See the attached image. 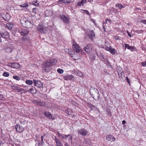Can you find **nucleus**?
<instances>
[{"mask_svg": "<svg viewBox=\"0 0 146 146\" xmlns=\"http://www.w3.org/2000/svg\"><path fill=\"white\" fill-rule=\"evenodd\" d=\"M56 62V60L54 59H52L49 61H46L42 65L43 69L46 72H48L50 66L55 64Z\"/></svg>", "mask_w": 146, "mask_h": 146, "instance_id": "1", "label": "nucleus"}, {"mask_svg": "<svg viewBox=\"0 0 146 146\" xmlns=\"http://www.w3.org/2000/svg\"><path fill=\"white\" fill-rule=\"evenodd\" d=\"M20 22L23 27L27 28H30L33 25V24L31 21L28 20L27 18L25 17H23L21 18Z\"/></svg>", "mask_w": 146, "mask_h": 146, "instance_id": "2", "label": "nucleus"}, {"mask_svg": "<svg viewBox=\"0 0 146 146\" xmlns=\"http://www.w3.org/2000/svg\"><path fill=\"white\" fill-rule=\"evenodd\" d=\"M90 93L94 98L99 99V92L96 88H91L90 89Z\"/></svg>", "mask_w": 146, "mask_h": 146, "instance_id": "3", "label": "nucleus"}, {"mask_svg": "<svg viewBox=\"0 0 146 146\" xmlns=\"http://www.w3.org/2000/svg\"><path fill=\"white\" fill-rule=\"evenodd\" d=\"M38 30L42 33H45L48 30V28L44 25L39 24L37 27Z\"/></svg>", "mask_w": 146, "mask_h": 146, "instance_id": "4", "label": "nucleus"}, {"mask_svg": "<svg viewBox=\"0 0 146 146\" xmlns=\"http://www.w3.org/2000/svg\"><path fill=\"white\" fill-rule=\"evenodd\" d=\"M72 48L77 52L82 51V49L80 46L76 43L74 44L73 45Z\"/></svg>", "mask_w": 146, "mask_h": 146, "instance_id": "5", "label": "nucleus"}, {"mask_svg": "<svg viewBox=\"0 0 146 146\" xmlns=\"http://www.w3.org/2000/svg\"><path fill=\"white\" fill-rule=\"evenodd\" d=\"M34 84L36 87L39 88H42L43 87V85L42 83L39 81H36L35 80H33Z\"/></svg>", "mask_w": 146, "mask_h": 146, "instance_id": "6", "label": "nucleus"}, {"mask_svg": "<svg viewBox=\"0 0 146 146\" xmlns=\"http://www.w3.org/2000/svg\"><path fill=\"white\" fill-rule=\"evenodd\" d=\"M60 18L64 23L68 24L70 22V20L68 17L65 15H62L60 16Z\"/></svg>", "mask_w": 146, "mask_h": 146, "instance_id": "7", "label": "nucleus"}, {"mask_svg": "<svg viewBox=\"0 0 146 146\" xmlns=\"http://www.w3.org/2000/svg\"><path fill=\"white\" fill-rule=\"evenodd\" d=\"M15 129L19 133L23 132L24 130V128L21 125L17 124L15 126Z\"/></svg>", "mask_w": 146, "mask_h": 146, "instance_id": "8", "label": "nucleus"}, {"mask_svg": "<svg viewBox=\"0 0 146 146\" xmlns=\"http://www.w3.org/2000/svg\"><path fill=\"white\" fill-rule=\"evenodd\" d=\"M53 139L55 141L56 146H63L60 140L56 137L55 136Z\"/></svg>", "mask_w": 146, "mask_h": 146, "instance_id": "9", "label": "nucleus"}, {"mask_svg": "<svg viewBox=\"0 0 146 146\" xmlns=\"http://www.w3.org/2000/svg\"><path fill=\"white\" fill-rule=\"evenodd\" d=\"M43 114L49 119H52V120L54 119V117H53L52 114L49 112L44 111L43 113Z\"/></svg>", "mask_w": 146, "mask_h": 146, "instance_id": "10", "label": "nucleus"}, {"mask_svg": "<svg viewBox=\"0 0 146 146\" xmlns=\"http://www.w3.org/2000/svg\"><path fill=\"white\" fill-rule=\"evenodd\" d=\"M92 49V46L90 44L88 45L84 48V50L87 52H90Z\"/></svg>", "mask_w": 146, "mask_h": 146, "instance_id": "11", "label": "nucleus"}, {"mask_svg": "<svg viewBox=\"0 0 146 146\" xmlns=\"http://www.w3.org/2000/svg\"><path fill=\"white\" fill-rule=\"evenodd\" d=\"M62 139L65 140H67L68 139V141H70L72 140V136L69 134L67 135L64 134V135L63 136Z\"/></svg>", "mask_w": 146, "mask_h": 146, "instance_id": "12", "label": "nucleus"}, {"mask_svg": "<svg viewBox=\"0 0 146 146\" xmlns=\"http://www.w3.org/2000/svg\"><path fill=\"white\" fill-rule=\"evenodd\" d=\"M106 139L108 141L111 142L114 141L115 140V138L112 135H107Z\"/></svg>", "mask_w": 146, "mask_h": 146, "instance_id": "13", "label": "nucleus"}, {"mask_svg": "<svg viewBox=\"0 0 146 146\" xmlns=\"http://www.w3.org/2000/svg\"><path fill=\"white\" fill-rule=\"evenodd\" d=\"M35 102L37 105L41 106H43L46 105V103L45 102H42L40 100H36Z\"/></svg>", "mask_w": 146, "mask_h": 146, "instance_id": "14", "label": "nucleus"}, {"mask_svg": "<svg viewBox=\"0 0 146 146\" xmlns=\"http://www.w3.org/2000/svg\"><path fill=\"white\" fill-rule=\"evenodd\" d=\"M9 33L7 31H5L4 32H1L0 33V36L1 37L5 38H7V36H8Z\"/></svg>", "mask_w": 146, "mask_h": 146, "instance_id": "15", "label": "nucleus"}, {"mask_svg": "<svg viewBox=\"0 0 146 146\" xmlns=\"http://www.w3.org/2000/svg\"><path fill=\"white\" fill-rule=\"evenodd\" d=\"M11 65H9L12 68H18L20 66V64L17 63H11Z\"/></svg>", "mask_w": 146, "mask_h": 146, "instance_id": "16", "label": "nucleus"}, {"mask_svg": "<svg viewBox=\"0 0 146 146\" xmlns=\"http://www.w3.org/2000/svg\"><path fill=\"white\" fill-rule=\"evenodd\" d=\"M28 92L32 94H36V90L35 88L32 87L29 90H28Z\"/></svg>", "mask_w": 146, "mask_h": 146, "instance_id": "17", "label": "nucleus"}, {"mask_svg": "<svg viewBox=\"0 0 146 146\" xmlns=\"http://www.w3.org/2000/svg\"><path fill=\"white\" fill-rule=\"evenodd\" d=\"M74 78V76L72 75H66L64 77V80H72V79Z\"/></svg>", "mask_w": 146, "mask_h": 146, "instance_id": "18", "label": "nucleus"}, {"mask_svg": "<svg viewBox=\"0 0 146 146\" xmlns=\"http://www.w3.org/2000/svg\"><path fill=\"white\" fill-rule=\"evenodd\" d=\"M87 133L86 130L84 129H81L78 131V133L83 136L86 135Z\"/></svg>", "mask_w": 146, "mask_h": 146, "instance_id": "19", "label": "nucleus"}, {"mask_svg": "<svg viewBox=\"0 0 146 146\" xmlns=\"http://www.w3.org/2000/svg\"><path fill=\"white\" fill-rule=\"evenodd\" d=\"M20 33L21 35L25 36L28 34L29 31L27 30L23 29L20 31Z\"/></svg>", "mask_w": 146, "mask_h": 146, "instance_id": "20", "label": "nucleus"}, {"mask_svg": "<svg viewBox=\"0 0 146 146\" xmlns=\"http://www.w3.org/2000/svg\"><path fill=\"white\" fill-rule=\"evenodd\" d=\"M58 3L60 4L70 3V1L69 0H59Z\"/></svg>", "mask_w": 146, "mask_h": 146, "instance_id": "21", "label": "nucleus"}, {"mask_svg": "<svg viewBox=\"0 0 146 146\" xmlns=\"http://www.w3.org/2000/svg\"><path fill=\"white\" fill-rule=\"evenodd\" d=\"M88 35L90 39L92 38L95 36L94 32L92 31H90V32L88 34Z\"/></svg>", "mask_w": 146, "mask_h": 146, "instance_id": "22", "label": "nucleus"}, {"mask_svg": "<svg viewBox=\"0 0 146 146\" xmlns=\"http://www.w3.org/2000/svg\"><path fill=\"white\" fill-rule=\"evenodd\" d=\"M6 26V27L9 30H11L13 27V25L10 23H7Z\"/></svg>", "mask_w": 146, "mask_h": 146, "instance_id": "23", "label": "nucleus"}, {"mask_svg": "<svg viewBox=\"0 0 146 146\" xmlns=\"http://www.w3.org/2000/svg\"><path fill=\"white\" fill-rule=\"evenodd\" d=\"M5 51L7 53H10L13 50V49L10 47H6L5 48Z\"/></svg>", "mask_w": 146, "mask_h": 146, "instance_id": "24", "label": "nucleus"}, {"mask_svg": "<svg viewBox=\"0 0 146 146\" xmlns=\"http://www.w3.org/2000/svg\"><path fill=\"white\" fill-rule=\"evenodd\" d=\"M116 7L118 8L120 10L122 8L125 7L124 6H123L121 4H117L115 5Z\"/></svg>", "mask_w": 146, "mask_h": 146, "instance_id": "25", "label": "nucleus"}, {"mask_svg": "<svg viewBox=\"0 0 146 146\" xmlns=\"http://www.w3.org/2000/svg\"><path fill=\"white\" fill-rule=\"evenodd\" d=\"M24 89L22 88H20L19 87L17 90V92H20L21 94H22L23 93H25V92H24Z\"/></svg>", "mask_w": 146, "mask_h": 146, "instance_id": "26", "label": "nucleus"}, {"mask_svg": "<svg viewBox=\"0 0 146 146\" xmlns=\"http://www.w3.org/2000/svg\"><path fill=\"white\" fill-rule=\"evenodd\" d=\"M86 1L85 0H82L81 2H79L77 4L78 5L81 6V5H83L84 3H86Z\"/></svg>", "mask_w": 146, "mask_h": 146, "instance_id": "27", "label": "nucleus"}, {"mask_svg": "<svg viewBox=\"0 0 146 146\" xmlns=\"http://www.w3.org/2000/svg\"><path fill=\"white\" fill-rule=\"evenodd\" d=\"M26 83L28 85H31L33 84V82L31 80H27L26 81Z\"/></svg>", "mask_w": 146, "mask_h": 146, "instance_id": "28", "label": "nucleus"}, {"mask_svg": "<svg viewBox=\"0 0 146 146\" xmlns=\"http://www.w3.org/2000/svg\"><path fill=\"white\" fill-rule=\"evenodd\" d=\"M115 50L114 48H111L110 49V52L112 54H115Z\"/></svg>", "mask_w": 146, "mask_h": 146, "instance_id": "29", "label": "nucleus"}, {"mask_svg": "<svg viewBox=\"0 0 146 146\" xmlns=\"http://www.w3.org/2000/svg\"><path fill=\"white\" fill-rule=\"evenodd\" d=\"M19 87L15 85H13L11 86V88L13 90L17 91Z\"/></svg>", "mask_w": 146, "mask_h": 146, "instance_id": "30", "label": "nucleus"}, {"mask_svg": "<svg viewBox=\"0 0 146 146\" xmlns=\"http://www.w3.org/2000/svg\"><path fill=\"white\" fill-rule=\"evenodd\" d=\"M13 79L16 80H20L21 79L20 78L17 76H13Z\"/></svg>", "mask_w": 146, "mask_h": 146, "instance_id": "31", "label": "nucleus"}, {"mask_svg": "<svg viewBox=\"0 0 146 146\" xmlns=\"http://www.w3.org/2000/svg\"><path fill=\"white\" fill-rule=\"evenodd\" d=\"M135 47L133 46H130L129 50L131 51L132 52L133 50H135Z\"/></svg>", "mask_w": 146, "mask_h": 146, "instance_id": "32", "label": "nucleus"}, {"mask_svg": "<svg viewBox=\"0 0 146 146\" xmlns=\"http://www.w3.org/2000/svg\"><path fill=\"white\" fill-rule=\"evenodd\" d=\"M57 71L58 73H60V74L63 73V72H64V71L62 69H61L60 68L58 69L57 70Z\"/></svg>", "mask_w": 146, "mask_h": 146, "instance_id": "33", "label": "nucleus"}, {"mask_svg": "<svg viewBox=\"0 0 146 146\" xmlns=\"http://www.w3.org/2000/svg\"><path fill=\"white\" fill-rule=\"evenodd\" d=\"M3 75L4 76L8 77L9 75V74L8 72H4L3 73Z\"/></svg>", "mask_w": 146, "mask_h": 146, "instance_id": "34", "label": "nucleus"}, {"mask_svg": "<svg viewBox=\"0 0 146 146\" xmlns=\"http://www.w3.org/2000/svg\"><path fill=\"white\" fill-rule=\"evenodd\" d=\"M58 137L60 138H63V136L64 135V134H61V133H58Z\"/></svg>", "mask_w": 146, "mask_h": 146, "instance_id": "35", "label": "nucleus"}, {"mask_svg": "<svg viewBox=\"0 0 146 146\" xmlns=\"http://www.w3.org/2000/svg\"><path fill=\"white\" fill-rule=\"evenodd\" d=\"M65 112L68 115H69L71 114V110L69 109L66 110H65Z\"/></svg>", "mask_w": 146, "mask_h": 146, "instance_id": "36", "label": "nucleus"}, {"mask_svg": "<svg viewBox=\"0 0 146 146\" xmlns=\"http://www.w3.org/2000/svg\"><path fill=\"white\" fill-rule=\"evenodd\" d=\"M124 44L125 45V48H127V49L129 50L130 46H129V44H128L124 43Z\"/></svg>", "mask_w": 146, "mask_h": 146, "instance_id": "37", "label": "nucleus"}, {"mask_svg": "<svg viewBox=\"0 0 146 146\" xmlns=\"http://www.w3.org/2000/svg\"><path fill=\"white\" fill-rule=\"evenodd\" d=\"M88 106L90 107L91 108L92 110H93L95 108V106H94L92 105L91 104H88Z\"/></svg>", "mask_w": 146, "mask_h": 146, "instance_id": "38", "label": "nucleus"}, {"mask_svg": "<svg viewBox=\"0 0 146 146\" xmlns=\"http://www.w3.org/2000/svg\"><path fill=\"white\" fill-rule=\"evenodd\" d=\"M21 6L23 7H26L28 6V5L27 3L23 4L21 5Z\"/></svg>", "mask_w": 146, "mask_h": 146, "instance_id": "39", "label": "nucleus"}, {"mask_svg": "<svg viewBox=\"0 0 146 146\" xmlns=\"http://www.w3.org/2000/svg\"><path fill=\"white\" fill-rule=\"evenodd\" d=\"M141 65L144 67L146 66V61L145 62H142L141 63Z\"/></svg>", "mask_w": 146, "mask_h": 146, "instance_id": "40", "label": "nucleus"}, {"mask_svg": "<svg viewBox=\"0 0 146 146\" xmlns=\"http://www.w3.org/2000/svg\"><path fill=\"white\" fill-rule=\"evenodd\" d=\"M92 56L91 55H90V58H92V59H94L95 58H96V56H95V55H94V54H93V55H92Z\"/></svg>", "mask_w": 146, "mask_h": 146, "instance_id": "41", "label": "nucleus"}, {"mask_svg": "<svg viewBox=\"0 0 146 146\" xmlns=\"http://www.w3.org/2000/svg\"><path fill=\"white\" fill-rule=\"evenodd\" d=\"M84 12V13H86L88 15H90V13L89 12V11L86 10H83Z\"/></svg>", "mask_w": 146, "mask_h": 146, "instance_id": "42", "label": "nucleus"}, {"mask_svg": "<svg viewBox=\"0 0 146 146\" xmlns=\"http://www.w3.org/2000/svg\"><path fill=\"white\" fill-rule=\"evenodd\" d=\"M49 12H50V11L49 10H46L45 11V14L46 17L49 16V15H48L47 14Z\"/></svg>", "mask_w": 146, "mask_h": 146, "instance_id": "43", "label": "nucleus"}, {"mask_svg": "<svg viewBox=\"0 0 146 146\" xmlns=\"http://www.w3.org/2000/svg\"><path fill=\"white\" fill-rule=\"evenodd\" d=\"M126 79L127 82L128 83V84H130V82L129 81V79L127 77H126Z\"/></svg>", "mask_w": 146, "mask_h": 146, "instance_id": "44", "label": "nucleus"}, {"mask_svg": "<svg viewBox=\"0 0 146 146\" xmlns=\"http://www.w3.org/2000/svg\"><path fill=\"white\" fill-rule=\"evenodd\" d=\"M141 22L143 23L144 24H146V20H143L141 21Z\"/></svg>", "mask_w": 146, "mask_h": 146, "instance_id": "45", "label": "nucleus"}, {"mask_svg": "<svg viewBox=\"0 0 146 146\" xmlns=\"http://www.w3.org/2000/svg\"><path fill=\"white\" fill-rule=\"evenodd\" d=\"M102 25H103V29L104 30V31L105 32H106V28H105V26H104V23H103Z\"/></svg>", "mask_w": 146, "mask_h": 146, "instance_id": "46", "label": "nucleus"}, {"mask_svg": "<svg viewBox=\"0 0 146 146\" xmlns=\"http://www.w3.org/2000/svg\"><path fill=\"white\" fill-rule=\"evenodd\" d=\"M111 48H110L107 47L106 48V50L109 51H110V49H111Z\"/></svg>", "mask_w": 146, "mask_h": 146, "instance_id": "47", "label": "nucleus"}, {"mask_svg": "<svg viewBox=\"0 0 146 146\" xmlns=\"http://www.w3.org/2000/svg\"><path fill=\"white\" fill-rule=\"evenodd\" d=\"M127 33L128 34V35L130 37H131L132 36L130 34V33L129 32V31H127Z\"/></svg>", "mask_w": 146, "mask_h": 146, "instance_id": "48", "label": "nucleus"}, {"mask_svg": "<svg viewBox=\"0 0 146 146\" xmlns=\"http://www.w3.org/2000/svg\"><path fill=\"white\" fill-rule=\"evenodd\" d=\"M65 146H70L68 143L67 142H65V144H64Z\"/></svg>", "mask_w": 146, "mask_h": 146, "instance_id": "49", "label": "nucleus"}, {"mask_svg": "<svg viewBox=\"0 0 146 146\" xmlns=\"http://www.w3.org/2000/svg\"><path fill=\"white\" fill-rule=\"evenodd\" d=\"M139 10H140V9L136 7V8H135V11H138Z\"/></svg>", "mask_w": 146, "mask_h": 146, "instance_id": "50", "label": "nucleus"}, {"mask_svg": "<svg viewBox=\"0 0 146 146\" xmlns=\"http://www.w3.org/2000/svg\"><path fill=\"white\" fill-rule=\"evenodd\" d=\"M126 121L125 120H123L122 122V123L123 124H125Z\"/></svg>", "mask_w": 146, "mask_h": 146, "instance_id": "51", "label": "nucleus"}, {"mask_svg": "<svg viewBox=\"0 0 146 146\" xmlns=\"http://www.w3.org/2000/svg\"><path fill=\"white\" fill-rule=\"evenodd\" d=\"M95 53H96L97 55L98 56H99L98 53L96 50L95 51Z\"/></svg>", "mask_w": 146, "mask_h": 146, "instance_id": "52", "label": "nucleus"}, {"mask_svg": "<svg viewBox=\"0 0 146 146\" xmlns=\"http://www.w3.org/2000/svg\"><path fill=\"white\" fill-rule=\"evenodd\" d=\"M68 53L69 54H70V55L71 56H72V54L71 53V52H68Z\"/></svg>", "mask_w": 146, "mask_h": 146, "instance_id": "53", "label": "nucleus"}, {"mask_svg": "<svg viewBox=\"0 0 146 146\" xmlns=\"http://www.w3.org/2000/svg\"><path fill=\"white\" fill-rule=\"evenodd\" d=\"M107 21H108L109 22H110V23H111V20L110 19H107Z\"/></svg>", "mask_w": 146, "mask_h": 146, "instance_id": "54", "label": "nucleus"}, {"mask_svg": "<svg viewBox=\"0 0 146 146\" xmlns=\"http://www.w3.org/2000/svg\"><path fill=\"white\" fill-rule=\"evenodd\" d=\"M104 23V24H107V19L106 20V22Z\"/></svg>", "mask_w": 146, "mask_h": 146, "instance_id": "55", "label": "nucleus"}, {"mask_svg": "<svg viewBox=\"0 0 146 146\" xmlns=\"http://www.w3.org/2000/svg\"><path fill=\"white\" fill-rule=\"evenodd\" d=\"M46 136V134H43L41 136H43V138L44 137H45Z\"/></svg>", "mask_w": 146, "mask_h": 146, "instance_id": "56", "label": "nucleus"}, {"mask_svg": "<svg viewBox=\"0 0 146 146\" xmlns=\"http://www.w3.org/2000/svg\"><path fill=\"white\" fill-rule=\"evenodd\" d=\"M2 143V142L1 141H0V146Z\"/></svg>", "mask_w": 146, "mask_h": 146, "instance_id": "57", "label": "nucleus"}, {"mask_svg": "<svg viewBox=\"0 0 146 146\" xmlns=\"http://www.w3.org/2000/svg\"><path fill=\"white\" fill-rule=\"evenodd\" d=\"M41 141H43V136H41Z\"/></svg>", "mask_w": 146, "mask_h": 146, "instance_id": "58", "label": "nucleus"}, {"mask_svg": "<svg viewBox=\"0 0 146 146\" xmlns=\"http://www.w3.org/2000/svg\"><path fill=\"white\" fill-rule=\"evenodd\" d=\"M108 113L109 114H110V113H111V112L110 110L109 111H108Z\"/></svg>", "mask_w": 146, "mask_h": 146, "instance_id": "59", "label": "nucleus"}, {"mask_svg": "<svg viewBox=\"0 0 146 146\" xmlns=\"http://www.w3.org/2000/svg\"><path fill=\"white\" fill-rule=\"evenodd\" d=\"M34 10V8H33V10Z\"/></svg>", "mask_w": 146, "mask_h": 146, "instance_id": "60", "label": "nucleus"}, {"mask_svg": "<svg viewBox=\"0 0 146 146\" xmlns=\"http://www.w3.org/2000/svg\"><path fill=\"white\" fill-rule=\"evenodd\" d=\"M9 20L8 19L7 20H6L7 21H8Z\"/></svg>", "mask_w": 146, "mask_h": 146, "instance_id": "61", "label": "nucleus"}, {"mask_svg": "<svg viewBox=\"0 0 146 146\" xmlns=\"http://www.w3.org/2000/svg\"><path fill=\"white\" fill-rule=\"evenodd\" d=\"M38 5V4H37V5Z\"/></svg>", "mask_w": 146, "mask_h": 146, "instance_id": "62", "label": "nucleus"}, {"mask_svg": "<svg viewBox=\"0 0 146 146\" xmlns=\"http://www.w3.org/2000/svg\"><path fill=\"white\" fill-rule=\"evenodd\" d=\"M86 1V0H85Z\"/></svg>", "mask_w": 146, "mask_h": 146, "instance_id": "63", "label": "nucleus"}, {"mask_svg": "<svg viewBox=\"0 0 146 146\" xmlns=\"http://www.w3.org/2000/svg\"><path fill=\"white\" fill-rule=\"evenodd\" d=\"M145 51H146V49L145 50Z\"/></svg>", "mask_w": 146, "mask_h": 146, "instance_id": "64", "label": "nucleus"}]
</instances>
